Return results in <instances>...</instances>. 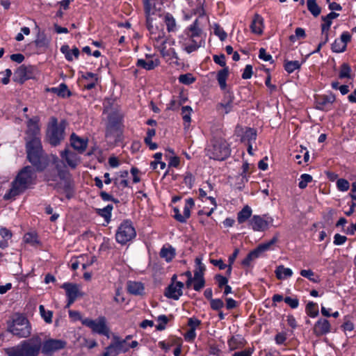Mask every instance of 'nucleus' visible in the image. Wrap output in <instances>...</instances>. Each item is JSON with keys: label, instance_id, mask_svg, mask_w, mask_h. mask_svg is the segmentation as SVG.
<instances>
[{"label": "nucleus", "instance_id": "obj_61", "mask_svg": "<svg viewBox=\"0 0 356 356\" xmlns=\"http://www.w3.org/2000/svg\"><path fill=\"white\" fill-rule=\"evenodd\" d=\"M284 300L292 309H296L299 305V300L296 298L287 296L284 299Z\"/></svg>", "mask_w": 356, "mask_h": 356}, {"label": "nucleus", "instance_id": "obj_58", "mask_svg": "<svg viewBox=\"0 0 356 356\" xmlns=\"http://www.w3.org/2000/svg\"><path fill=\"white\" fill-rule=\"evenodd\" d=\"M211 308L215 311H219L224 306V302L221 299H211L210 301Z\"/></svg>", "mask_w": 356, "mask_h": 356}, {"label": "nucleus", "instance_id": "obj_39", "mask_svg": "<svg viewBox=\"0 0 356 356\" xmlns=\"http://www.w3.org/2000/svg\"><path fill=\"white\" fill-rule=\"evenodd\" d=\"M92 44L97 47V49L92 50L90 47V55H92L95 58H99L102 56V54L105 52V47L103 44L102 42H92Z\"/></svg>", "mask_w": 356, "mask_h": 356}, {"label": "nucleus", "instance_id": "obj_1", "mask_svg": "<svg viewBox=\"0 0 356 356\" xmlns=\"http://www.w3.org/2000/svg\"><path fill=\"white\" fill-rule=\"evenodd\" d=\"M145 12L147 29L149 31V38L154 47L161 55L168 60L178 59L177 54L174 48H172L175 41L165 35L163 25L159 26L157 22V16L159 15L155 6L149 2L145 4Z\"/></svg>", "mask_w": 356, "mask_h": 356}, {"label": "nucleus", "instance_id": "obj_52", "mask_svg": "<svg viewBox=\"0 0 356 356\" xmlns=\"http://www.w3.org/2000/svg\"><path fill=\"white\" fill-rule=\"evenodd\" d=\"M195 81L194 76L190 74H181L179 76V81L183 84L189 85Z\"/></svg>", "mask_w": 356, "mask_h": 356}, {"label": "nucleus", "instance_id": "obj_32", "mask_svg": "<svg viewBox=\"0 0 356 356\" xmlns=\"http://www.w3.org/2000/svg\"><path fill=\"white\" fill-rule=\"evenodd\" d=\"M60 51L65 55V58L72 61L74 58H77L79 55V50L76 47H74L72 49H70L68 45H63L60 48Z\"/></svg>", "mask_w": 356, "mask_h": 356}, {"label": "nucleus", "instance_id": "obj_5", "mask_svg": "<svg viewBox=\"0 0 356 356\" xmlns=\"http://www.w3.org/2000/svg\"><path fill=\"white\" fill-rule=\"evenodd\" d=\"M36 179L35 171L31 166L23 168L15 180L12 182V187L4 195V200H10L23 193L31 185L34 184Z\"/></svg>", "mask_w": 356, "mask_h": 356}, {"label": "nucleus", "instance_id": "obj_11", "mask_svg": "<svg viewBox=\"0 0 356 356\" xmlns=\"http://www.w3.org/2000/svg\"><path fill=\"white\" fill-rule=\"evenodd\" d=\"M104 113L107 114L106 136H108L117 131L120 126L122 115L118 108H111L105 106Z\"/></svg>", "mask_w": 356, "mask_h": 356}, {"label": "nucleus", "instance_id": "obj_62", "mask_svg": "<svg viewBox=\"0 0 356 356\" xmlns=\"http://www.w3.org/2000/svg\"><path fill=\"white\" fill-rule=\"evenodd\" d=\"M347 237L346 236L341 235L339 234H336L334 236L333 243L335 245H341L345 243L347 241Z\"/></svg>", "mask_w": 356, "mask_h": 356}, {"label": "nucleus", "instance_id": "obj_17", "mask_svg": "<svg viewBox=\"0 0 356 356\" xmlns=\"http://www.w3.org/2000/svg\"><path fill=\"white\" fill-rule=\"evenodd\" d=\"M195 206V202L193 198L190 197L185 200V204L183 213H181L179 209L177 207L173 209L174 218L179 222H186L187 219L191 216V211Z\"/></svg>", "mask_w": 356, "mask_h": 356}, {"label": "nucleus", "instance_id": "obj_50", "mask_svg": "<svg viewBox=\"0 0 356 356\" xmlns=\"http://www.w3.org/2000/svg\"><path fill=\"white\" fill-rule=\"evenodd\" d=\"M113 182L114 186L120 190H123L124 188L129 186V181L127 179L114 177L113 179Z\"/></svg>", "mask_w": 356, "mask_h": 356}, {"label": "nucleus", "instance_id": "obj_43", "mask_svg": "<svg viewBox=\"0 0 356 356\" xmlns=\"http://www.w3.org/2000/svg\"><path fill=\"white\" fill-rule=\"evenodd\" d=\"M25 243L31 244V245H37L40 243L38 235L35 233H26L24 236Z\"/></svg>", "mask_w": 356, "mask_h": 356}, {"label": "nucleus", "instance_id": "obj_7", "mask_svg": "<svg viewBox=\"0 0 356 356\" xmlns=\"http://www.w3.org/2000/svg\"><path fill=\"white\" fill-rule=\"evenodd\" d=\"M7 331L18 338H27L31 334V326L25 316L17 314L8 323Z\"/></svg>", "mask_w": 356, "mask_h": 356}, {"label": "nucleus", "instance_id": "obj_22", "mask_svg": "<svg viewBox=\"0 0 356 356\" xmlns=\"http://www.w3.org/2000/svg\"><path fill=\"white\" fill-rule=\"evenodd\" d=\"M184 286L181 282H172L165 289V296L169 298L178 300L183 293Z\"/></svg>", "mask_w": 356, "mask_h": 356}, {"label": "nucleus", "instance_id": "obj_12", "mask_svg": "<svg viewBox=\"0 0 356 356\" xmlns=\"http://www.w3.org/2000/svg\"><path fill=\"white\" fill-rule=\"evenodd\" d=\"M250 226L255 232H264L273 223V218L268 214L253 216L250 220Z\"/></svg>", "mask_w": 356, "mask_h": 356}, {"label": "nucleus", "instance_id": "obj_25", "mask_svg": "<svg viewBox=\"0 0 356 356\" xmlns=\"http://www.w3.org/2000/svg\"><path fill=\"white\" fill-rule=\"evenodd\" d=\"M71 146L74 149L78 151L79 153L83 152L87 147V140H85L77 136L75 134H72L70 137Z\"/></svg>", "mask_w": 356, "mask_h": 356}, {"label": "nucleus", "instance_id": "obj_4", "mask_svg": "<svg viewBox=\"0 0 356 356\" xmlns=\"http://www.w3.org/2000/svg\"><path fill=\"white\" fill-rule=\"evenodd\" d=\"M179 43L188 54L197 51L204 44L197 19H195L180 35Z\"/></svg>", "mask_w": 356, "mask_h": 356}, {"label": "nucleus", "instance_id": "obj_51", "mask_svg": "<svg viewBox=\"0 0 356 356\" xmlns=\"http://www.w3.org/2000/svg\"><path fill=\"white\" fill-rule=\"evenodd\" d=\"M168 318L165 315H160L157 318L158 324L156 325L157 330H163L168 323Z\"/></svg>", "mask_w": 356, "mask_h": 356}, {"label": "nucleus", "instance_id": "obj_48", "mask_svg": "<svg viewBox=\"0 0 356 356\" xmlns=\"http://www.w3.org/2000/svg\"><path fill=\"white\" fill-rule=\"evenodd\" d=\"M39 310L44 321L47 323H51L52 322L53 312L49 310L46 311L43 305L39 306Z\"/></svg>", "mask_w": 356, "mask_h": 356}, {"label": "nucleus", "instance_id": "obj_21", "mask_svg": "<svg viewBox=\"0 0 356 356\" xmlns=\"http://www.w3.org/2000/svg\"><path fill=\"white\" fill-rule=\"evenodd\" d=\"M32 70L31 66H25L24 65L19 66L15 72L14 81L21 84L24 83L26 80L32 78Z\"/></svg>", "mask_w": 356, "mask_h": 356}, {"label": "nucleus", "instance_id": "obj_64", "mask_svg": "<svg viewBox=\"0 0 356 356\" xmlns=\"http://www.w3.org/2000/svg\"><path fill=\"white\" fill-rule=\"evenodd\" d=\"M213 58L216 64L219 65L221 67H226V60L224 54H220L219 56L214 55Z\"/></svg>", "mask_w": 356, "mask_h": 356}, {"label": "nucleus", "instance_id": "obj_26", "mask_svg": "<svg viewBox=\"0 0 356 356\" xmlns=\"http://www.w3.org/2000/svg\"><path fill=\"white\" fill-rule=\"evenodd\" d=\"M245 341L240 336H233L227 341L229 350H235L243 348L245 346Z\"/></svg>", "mask_w": 356, "mask_h": 356}, {"label": "nucleus", "instance_id": "obj_28", "mask_svg": "<svg viewBox=\"0 0 356 356\" xmlns=\"http://www.w3.org/2000/svg\"><path fill=\"white\" fill-rule=\"evenodd\" d=\"M257 139V131L252 128H247L241 136V141L245 145L253 144Z\"/></svg>", "mask_w": 356, "mask_h": 356}, {"label": "nucleus", "instance_id": "obj_53", "mask_svg": "<svg viewBox=\"0 0 356 356\" xmlns=\"http://www.w3.org/2000/svg\"><path fill=\"white\" fill-rule=\"evenodd\" d=\"M300 275L314 283L318 282L319 280L318 277H315L314 273L312 270H302Z\"/></svg>", "mask_w": 356, "mask_h": 356}, {"label": "nucleus", "instance_id": "obj_34", "mask_svg": "<svg viewBox=\"0 0 356 356\" xmlns=\"http://www.w3.org/2000/svg\"><path fill=\"white\" fill-rule=\"evenodd\" d=\"M263 27L262 17L258 15H255L250 26L252 31L257 34H261L263 31Z\"/></svg>", "mask_w": 356, "mask_h": 356}, {"label": "nucleus", "instance_id": "obj_41", "mask_svg": "<svg viewBox=\"0 0 356 356\" xmlns=\"http://www.w3.org/2000/svg\"><path fill=\"white\" fill-rule=\"evenodd\" d=\"M306 313L309 316L312 318H315L317 316L318 314V309L317 305L313 302H309L306 306Z\"/></svg>", "mask_w": 356, "mask_h": 356}, {"label": "nucleus", "instance_id": "obj_63", "mask_svg": "<svg viewBox=\"0 0 356 356\" xmlns=\"http://www.w3.org/2000/svg\"><path fill=\"white\" fill-rule=\"evenodd\" d=\"M215 280L219 288H222L223 286L227 285L228 282V279L226 277L222 276L221 275H216L215 276Z\"/></svg>", "mask_w": 356, "mask_h": 356}, {"label": "nucleus", "instance_id": "obj_24", "mask_svg": "<svg viewBox=\"0 0 356 356\" xmlns=\"http://www.w3.org/2000/svg\"><path fill=\"white\" fill-rule=\"evenodd\" d=\"M314 333L316 335L325 334L330 332V324L327 319L321 318L319 319L314 325Z\"/></svg>", "mask_w": 356, "mask_h": 356}, {"label": "nucleus", "instance_id": "obj_40", "mask_svg": "<svg viewBox=\"0 0 356 356\" xmlns=\"http://www.w3.org/2000/svg\"><path fill=\"white\" fill-rule=\"evenodd\" d=\"M192 111L193 110H192L191 107L189 106H183L181 108V115H182V118L184 120L185 126L188 127L191 121V115Z\"/></svg>", "mask_w": 356, "mask_h": 356}, {"label": "nucleus", "instance_id": "obj_13", "mask_svg": "<svg viewBox=\"0 0 356 356\" xmlns=\"http://www.w3.org/2000/svg\"><path fill=\"white\" fill-rule=\"evenodd\" d=\"M277 240L276 237H273L270 241L260 244L257 248L248 253L247 257L242 261V266L245 267L250 266L252 262L257 259L262 252L269 250L270 246L277 242Z\"/></svg>", "mask_w": 356, "mask_h": 356}, {"label": "nucleus", "instance_id": "obj_44", "mask_svg": "<svg viewBox=\"0 0 356 356\" xmlns=\"http://www.w3.org/2000/svg\"><path fill=\"white\" fill-rule=\"evenodd\" d=\"M112 209V205H107L104 209H98L97 213L99 216H102L107 222H108L111 218Z\"/></svg>", "mask_w": 356, "mask_h": 356}, {"label": "nucleus", "instance_id": "obj_10", "mask_svg": "<svg viewBox=\"0 0 356 356\" xmlns=\"http://www.w3.org/2000/svg\"><path fill=\"white\" fill-rule=\"evenodd\" d=\"M136 236V229L132 222L129 220L122 221L118 226L115 233L116 241L121 245L127 244L132 241Z\"/></svg>", "mask_w": 356, "mask_h": 356}, {"label": "nucleus", "instance_id": "obj_27", "mask_svg": "<svg viewBox=\"0 0 356 356\" xmlns=\"http://www.w3.org/2000/svg\"><path fill=\"white\" fill-rule=\"evenodd\" d=\"M127 289L129 293L138 296L143 293L144 286L139 282L129 281L127 284Z\"/></svg>", "mask_w": 356, "mask_h": 356}, {"label": "nucleus", "instance_id": "obj_19", "mask_svg": "<svg viewBox=\"0 0 356 356\" xmlns=\"http://www.w3.org/2000/svg\"><path fill=\"white\" fill-rule=\"evenodd\" d=\"M61 159L60 161H65L67 165L72 168L75 169L80 163V158L78 154L70 150L69 148H65L63 151L60 152Z\"/></svg>", "mask_w": 356, "mask_h": 356}, {"label": "nucleus", "instance_id": "obj_59", "mask_svg": "<svg viewBox=\"0 0 356 356\" xmlns=\"http://www.w3.org/2000/svg\"><path fill=\"white\" fill-rule=\"evenodd\" d=\"M337 186L340 191H347L349 189L350 184L345 179H339L337 181Z\"/></svg>", "mask_w": 356, "mask_h": 356}, {"label": "nucleus", "instance_id": "obj_60", "mask_svg": "<svg viewBox=\"0 0 356 356\" xmlns=\"http://www.w3.org/2000/svg\"><path fill=\"white\" fill-rule=\"evenodd\" d=\"M57 95L62 97H69L70 95V92L65 83L59 85Z\"/></svg>", "mask_w": 356, "mask_h": 356}, {"label": "nucleus", "instance_id": "obj_20", "mask_svg": "<svg viewBox=\"0 0 356 356\" xmlns=\"http://www.w3.org/2000/svg\"><path fill=\"white\" fill-rule=\"evenodd\" d=\"M335 99L333 94L317 96L315 99L316 108L321 111H328L332 109Z\"/></svg>", "mask_w": 356, "mask_h": 356}, {"label": "nucleus", "instance_id": "obj_9", "mask_svg": "<svg viewBox=\"0 0 356 356\" xmlns=\"http://www.w3.org/2000/svg\"><path fill=\"white\" fill-rule=\"evenodd\" d=\"M67 123L65 120H62L59 124L56 118H51V122L48 126L47 137L49 143L53 146H56L65 138V129Z\"/></svg>", "mask_w": 356, "mask_h": 356}, {"label": "nucleus", "instance_id": "obj_45", "mask_svg": "<svg viewBox=\"0 0 356 356\" xmlns=\"http://www.w3.org/2000/svg\"><path fill=\"white\" fill-rule=\"evenodd\" d=\"M213 33L219 38L221 41L227 38V34L224 29L218 24H214L213 26Z\"/></svg>", "mask_w": 356, "mask_h": 356}, {"label": "nucleus", "instance_id": "obj_8", "mask_svg": "<svg viewBox=\"0 0 356 356\" xmlns=\"http://www.w3.org/2000/svg\"><path fill=\"white\" fill-rule=\"evenodd\" d=\"M207 155L215 160H224L230 155V148L227 141L221 138H213L206 149Z\"/></svg>", "mask_w": 356, "mask_h": 356}, {"label": "nucleus", "instance_id": "obj_3", "mask_svg": "<svg viewBox=\"0 0 356 356\" xmlns=\"http://www.w3.org/2000/svg\"><path fill=\"white\" fill-rule=\"evenodd\" d=\"M55 164V169L53 170H48L45 173V179L49 183V185H53L52 182L56 183V188L58 190H62L65 194L67 198L70 199L73 193V190L71 184L68 181L69 172L67 166L63 161H60L58 157L54 160Z\"/></svg>", "mask_w": 356, "mask_h": 356}, {"label": "nucleus", "instance_id": "obj_29", "mask_svg": "<svg viewBox=\"0 0 356 356\" xmlns=\"http://www.w3.org/2000/svg\"><path fill=\"white\" fill-rule=\"evenodd\" d=\"M131 339V336H127L124 339H121L117 336H114L113 341L116 345L119 353H126L129 350L128 340Z\"/></svg>", "mask_w": 356, "mask_h": 356}, {"label": "nucleus", "instance_id": "obj_16", "mask_svg": "<svg viewBox=\"0 0 356 356\" xmlns=\"http://www.w3.org/2000/svg\"><path fill=\"white\" fill-rule=\"evenodd\" d=\"M66 342L60 339H50L42 342V353L45 355H51L54 352L63 349Z\"/></svg>", "mask_w": 356, "mask_h": 356}, {"label": "nucleus", "instance_id": "obj_47", "mask_svg": "<svg viewBox=\"0 0 356 356\" xmlns=\"http://www.w3.org/2000/svg\"><path fill=\"white\" fill-rule=\"evenodd\" d=\"M119 351L116 347V345L112 341L111 344L106 348L105 351L102 353V356H117L119 354Z\"/></svg>", "mask_w": 356, "mask_h": 356}, {"label": "nucleus", "instance_id": "obj_18", "mask_svg": "<svg viewBox=\"0 0 356 356\" xmlns=\"http://www.w3.org/2000/svg\"><path fill=\"white\" fill-rule=\"evenodd\" d=\"M136 66L146 70H152L160 65V60L155 54H146L145 58L138 59Z\"/></svg>", "mask_w": 356, "mask_h": 356}, {"label": "nucleus", "instance_id": "obj_37", "mask_svg": "<svg viewBox=\"0 0 356 356\" xmlns=\"http://www.w3.org/2000/svg\"><path fill=\"white\" fill-rule=\"evenodd\" d=\"M175 249L172 248L171 246H163L160 252V257L164 259L167 262L172 261V259L175 257Z\"/></svg>", "mask_w": 356, "mask_h": 356}, {"label": "nucleus", "instance_id": "obj_6", "mask_svg": "<svg viewBox=\"0 0 356 356\" xmlns=\"http://www.w3.org/2000/svg\"><path fill=\"white\" fill-rule=\"evenodd\" d=\"M42 348V339L34 335L16 346L6 350L8 356H38Z\"/></svg>", "mask_w": 356, "mask_h": 356}, {"label": "nucleus", "instance_id": "obj_57", "mask_svg": "<svg viewBox=\"0 0 356 356\" xmlns=\"http://www.w3.org/2000/svg\"><path fill=\"white\" fill-rule=\"evenodd\" d=\"M306 36L305 31L302 28H297L295 31V35H292L289 37V40L292 42H295L298 38H305Z\"/></svg>", "mask_w": 356, "mask_h": 356}, {"label": "nucleus", "instance_id": "obj_38", "mask_svg": "<svg viewBox=\"0 0 356 356\" xmlns=\"http://www.w3.org/2000/svg\"><path fill=\"white\" fill-rule=\"evenodd\" d=\"M307 7L314 17H318L321 13V8L318 5L316 0H307Z\"/></svg>", "mask_w": 356, "mask_h": 356}, {"label": "nucleus", "instance_id": "obj_55", "mask_svg": "<svg viewBox=\"0 0 356 356\" xmlns=\"http://www.w3.org/2000/svg\"><path fill=\"white\" fill-rule=\"evenodd\" d=\"M168 151L172 155L169 159L168 166L173 167V168H177L180 163L179 158L178 156L174 155L175 153L172 149H169Z\"/></svg>", "mask_w": 356, "mask_h": 356}, {"label": "nucleus", "instance_id": "obj_2", "mask_svg": "<svg viewBox=\"0 0 356 356\" xmlns=\"http://www.w3.org/2000/svg\"><path fill=\"white\" fill-rule=\"evenodd\" d=\"M26 151L28 161L38 172H42L49 164L47 155L42 149L38 122L33 118L29 119L26 131Z\"/></svg>", "mask_w": 356, "mask_h": 356}, {"label": "nucleus", "instance_id": "obj_54", "mask_svg": "<svg viewBox=\"0 0 356 356\" xmlns=\"http://www.w3.org/2000/svg\"><path fill=\"white\" fill-rule=\"evenodd\" d=\"M239 250L238 249H235L232 255H230L228 258L229 264L227 266V275L229 276L232 273V265L234 264L236 258L238 254Z\"/></svg>", "mask_w": 356, "mask_h": 356}, {"label": "nucleus", "instance_id": "obj_15", "mask_svg": "<svg viewBox=\"0 0 356 356\" xmlns=\"http://www.w3.org/2000/svg\"><path fill=\"white\" fill-rule=\"evenodd\" d=\"M90 329L94 333L105 336L108 339L110 337V329L104 316H99L95 320H90Z\"/></svg>", "mask_w": 356, "mask_h": 356}, {"label": "nucleus", "instance_id": "obj_42", "mask_svg": "<svg viewBox=\"0 0 356 356\" xmlns=\"http://www.w3.org/2000/svg\"><path fill=\"white\" fill-rule=\"evenodd\" d=\"M332 51L334 52H336V53H341V52H343L346 49V44L339 40V39H336L334 42L332 44Z\"/></svg>", "mask_w": 356, "mask_h": 356}, {"label": "nucleus", "instance_id": "obj_49", "mask_svg": "<svg viewBox=\"0 0 356 356\" xmlns=\"http://www.w3.org/2000/svg\"><path fill=\"white\" fill-rule=\"evenodd\" d=\"M312 181V177L309 174H302L300 176L298 186L301 189H304L307 186V184Z\"/></svg>", "mask_w": 356, "mask_h": 356}, {"label": "nucleus", "instance_id": "obj_33", "mask_svg": "<svg viewBox=\"0 0 356 356\" xmlns=\"http://www.w3.org/2000/svg\"><path fill=\"white\" fill-rule=\"evenodd\" d=\"M229 76V69L227 67H224L223 69L220 70L218 72L216 79L218 82V84L220 86V88L222 90H225L227 87V79Z\"/></svg>", "mask_w": 356, "mask_h": 356}, {"label": "nucleus", "instance_id": "obj_14", "mask_svg": "<svg viewBox=\"0 0 356 356\" xmlns=\"http://www.w3.org/2000/svg\"><path fill=\"white\" fill-rule=\"evenodd\" d=\"M60 288L65 289L67 298L65 308H69L78 297L83 296L79 286L76 284L65 282L61 285Z\"/></svg>", "mask_w": 356, "mask_h": 356}, {"label": "nucleus", "instance_id": "obj_35", "mask_svg": "<svg viewBox=\"0 0 356 356\" xmlns=\"http://www.w3.org/2000/svg\"><path fill=\"white\" fill-rule=\"evenodd\" d=\"M252 209L246 205L245 206L241 211L238 213L237 215V221L239 224H242L247 221L252 215Z\"/></svg>", "mask_w": 356, "mask_h": 356}, {"label": "nucleus", "instance_id": "obj_36", "mask_svg": "<svg viewBox=\"0 0 356 356\" xmlns=\"http://www.w3.org/2000/svg\"><path fill=\"white\" fill-rule=\"evenodd\" d=\"M339 78L353 79V76L352 74V70L350 66L348 63H343L339 68Z\"/></svg>", "mask_w": 356, "mask_h": 356}, {"label": "nucleus", "instance_id": "obj_46", "mask_svg": "<svg viewBox=\"0 0 356 356\" xmlns=\"http://www.w3.org/2000/svg\"><path fill=\"white\" fill-rule=\"evenodd\" d=\"M300 67V63L298 60L286 61L284 63V69L288 73H292Z\"/></svg>", "mask_w": 356, "mask_h": 356}, {"label": "nucleus", "instance_id": "obj_56", "mask_svg": "<svg viewBox=\"0 0 356 356\" xmlns=\"http://www.w3.org/2000/svg\"><path fill=\"white\" fill-rule=\"evenodd\" d=\"M195 181V177L190 172H186L184 175V183L189 188H191Z\"/></svg>", "mask_w": 356, "mask_h": 356}, {"label": "nucleus", "instance_id": "obj_23", "mask_svg": "<svg viewBox=\"0 0 356 356\" xmlns=\"http://www.w3.org/2000/svg\"><path fill=\"white\" fill-rule=\"evenodd\" d=\"M157 22L159 26L163 25V22H165L168 32L175 31L176 29L175 19L170 13H166L163 16L159 12V15L157 16Z\"/></svg>", "mask_w": 356, "mask_h": 356}, {"label": "nucleus", "instance_id": "obj_31", "mask_svg": "<svg viewBox=\"0 0 356 356\" xmlns=\"http://www.w3.org/2000/svg\"><path fill=\"white\" fill-rule=\"evenodd\" d=\"M275 274L278 280H283L291 277L293 271L289 268H285L283 265H280L276 268Z\"/></svg>", "mask_w": 356, "mask_h": 356}, {"label": "nucleus", "instance_id": "obj_30", "mask_svg": "<svg viewBox=\"0 0 356 356\" xmlns=\"http://www.w3.org/2000/svg\"><path fill=\"white\" fill-rule=\"evenodd\" d=\"M338 16V13L331 12L326 16L322 17V20L323 21V24H321L322 33L329 31L332 24V19L337 18Z\"/></svg>", "mask_w": 356, "mask_h": 356}]
</instances>
